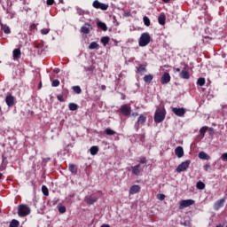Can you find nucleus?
I'll return each instance as SVG.
<instances>
[{"label": "nucleus", "mask_w": 227, "mask_h": 227, "mask_svg": "<svg viewBox=\"0 0 227 227\" xmlns=\"http://www.w3.org/2000/svg\"><path fill=\"white\" fill-rule=\"evenodd\" d=\"M166 118V109H158L154 114L155 123H162Z\"/></svg>", "instance_id": "obj_1"}, {"label": "nucleus", "mask_w": 227, "mask_h": 227, "mask_svg": "<svg viewBox=\"0 0 227 227\" xmlns=\"http://www.w3.org/2000/svg\"><path fill=\"white\" fill-rule=\"evenodd\" d=\"M31 214V208L26 205H20L18 207V215L20 217H26Z\"/></svg>", "instance_id": "obj_2"}, {"label": "nucleus", "mask_w": 227, "mask_h": 227, "mask_svg": "<svg viewBox=\"0 0 227 227\" xmlns=\"http://www.w3.org/2000/svg\"><path fill=\"white\" fill-rule=\"evenodd\" d=\"M150 34L148 33H143L139 38L138 43L140 47H146L148 43H150Z\"/></svg>", "instance_id": "obj_3"}, {"label": "nucleus", "mask_w": 227, "mask_h": 227, "mask_svg": "<svg viewBox=\"0 0 227 227\" xmlns=\"http://www.w3.org/2000/svg\"><path fill=\"white\" fill-rule=\"evenodd\" d=\"M93 8H96L97 10H103L106 11L107 8H109V5L106 4H102L98 0H96L92 4Z\"/></svg>", "instance_id": "obj_4"}, {"label": "nucleus", "mask_w": 227, "mask_h": 227, "mask_svg": "<svg viewBox=\"0 0 227 227\" xmlns=\"http://www.w3.org/2000/svg\"><path fill=\"white\" fill-rule=\"evenodd\" d=\"M190 165H191V160L184 161L180 165H178L176 171L177 173H182V171H186L187 168H189Z\"/></svg>", "instance_id": "obj_5"}, {"label": "nucleus", "mask_w": 227, "mask_h": 227, "mask_svg": "<svg viewBox=\"0 0 227 227\" xmlns=\"http://www.w3.org/2000/svg\"><path fill=\"white\" fill-rule=\"evenodd\" d=\"M172 113L176 114V116H179V118H182L185 116V108H176V107H171Z\"/></svg>", "instance_id": "obj_6"}, {"label": "nucleus", "mask_w": 227, "mask_h": 227, "mask_svg": "<svg viewBox=\"0 0 227 227\" xmlns=\"http://www.w3.org/2000/svg\"><path fill=\"white\" fill-rule=\"evenodd\" d=\"M191 205H194V200H181L179 205V210H183V208H187V207H191Z\"/></svg>", "instance_id": "obj_7"}, {"label": "nucleus", "mask_w": 227, "mask_h": 227, "mask_svg": "<svg viewBox=\"0 0 227 227\" xmlns=\"http://www.w3.org/2000/svg\"><path fill=\"white\" fill-rule=\"evenodd\" d=\"M224 203H226V200L225 199L218 200L214 204V209L215 210H219L220 208H223V207H224Z\"/></svg>", "instance_id": "obj_8"}, {"label": "nucleus", "mask_w": 227, "mask_h": 227, "mask_svg": "<svg viewBox=\"0 0 227 227\" xmlns=\"http://www.w3.org/2000/svg\"><path fill=\"white\" fill-rule=\"evenodd\" d=\"M97 201H98V198L96 196L90 195L85 197V202L88 205H93V203H97Z\"/></svg>", "instance_id": "obj_9"}, {"label": "nucleus", "mask_w": 227, "mask_h": 227, "mask_svg": "<svg viewBox=\"0 0 227 227\" xmlns=\"http://www.w3.org/2000/svg\"><path fill=\"white\" fill-rule=\"evenodd\" d=\"M181 79H191V74H189V69L187 67H184V69L179 74Z\"/></svg>", "instance_id": "obj_10"}, {"label": "nucleus", "mask_w": 227, "mask_h": 227, "mask_svg": "<svg viewBox=\"0 0 227 227\" xmlns=\"http://www.w3.org/2000/svg\"><path fill=\"white\" fill-rule=\"evenodd\" d=\"M121 113L124 116H130V106H129L128 105L121 106Z\"/></svg>", "instance_id": "obj_11"}, {"label": "nucleus", "mask_w": 227, "mask_h": 227, "mask_svg": "<svg viewBox=\"0 0 227 227\" xmlns=\"http://www.w3.org/2000/svg\"><path fill=\"white\" fill-rule=\"evenodd\" d=\"M90 31H91V25L85 23L84 26L81 27V32L83 35H90Z\"/></svg>", "instance_id": "obj_12"}, {"label": "nucleus", "mask_w": 227, "mask_h": 227, "mask_svg": "<svg viewBox=\"0 0 227 227\" xmlns=\"http://www.w3.org/2000/svg\"><path fill=\"white\" fill-rule=\"evenodd\" d=\"M5 102L8 106V107H12L15 104V98L12 95H8L5 98Z\"/></svg>", "instance_id": "obj_13"}, {"label": "nucleus", "mask_w": 227, "mask_h": 227, "mask_svg": "<svg viewBox=\"0 0 227 227\" xmlns=\"http://www.w3.org/2000/svg\"><path fill=\"white\" fill-rule=\"evenodd\" d=\"M169 81H171V76L168 74V73L163 74L160 80L161 84H168Z\"/></svg>", "instance_id": "obj_14"}, {"label": "nucleus", "mask_w": 227, "mask_h": 227, "mask_svg": "<svg viewBox=\"0 0 227 227\" xmlns=\"http://www.w3.org/2000/svg\"><path fill=\"white\" fill-rule=\"evenodd\" d=\"M21 54L22 53L20 52V49H14L12 51V56H13L14 61H17V59H20Z\"/></svg>", "instance_id": "obj_15"}, {"label": "nucleus", "mask_w": 227, "mask_h": 227, "mask_svg": "<svg viewBox=\"0 0 227 227\" xmlns=\"http://www.w3.org/2000/svg\"><path fill=\"white\" fill-rule=\"evenodd\" d=\"M133 175H136L137 176H139V174L141 173V165H136L134 167H131Z\"/></svg>", "instance_id": "obj_16"}, {"label": "nucleus", "mask_w": 227, "mask_h": 227, "mask_svg": "<svg viewBox=\"0 0 227 227\" xmlns=\"http://www.w3.org/2000/svg\"><path fill=\"white\" fill-rule=\"evenodd\" d=\"M141 191V187L137 184L132 185L129 189V194H137Z\"/></svg>", "instance_id": "obj_17"}, {"label": "nucleus", "mask_w": 227, "mask_h": 227, "mask_svg": "<svg viewBox=\"0 0 227 227\" xmlns=\"http://www.w3.org/2000/svg\"><path fill=\"white\" fill-rule=\"evenodd\" d=\"M175 153L178 159H182V156L184 155V148L182 146H178L175 149Z\"/></svg>", "instance_id": "obj_18"}, {"label": "nucleus", "mask_w": 227, "mask_h": 227, "mask_svg": "<svg viewBox=\"0 0 227 227\" xmlns=\"http://www.w3.org/2000/svg\"><path fill=\"white\" fill-rule=\"evenodd\" d=\"M199 159H202V160H209L210 156L205 152H200L199 153Z\"/></svg>", "instance_id": "obj_19"}, {"label": "nucleus", "mask_w": 227, "mask_h": 227, "mask_svg": "<svg viewBox=\"0 0 227 227\" xmlns=\"http://www.w3.org/2000/svg\"><path fill=\"white\" fill-rule=\"evenodd\" d=\"M158 22L160 26H164L166 24V15L160 14L158 18Z\"/></svg>", "instance_id": "obj_20"}, {"label": "nucleus", "mask_w": 227, "mask_h": 227, "mask_svg": "<svg viewBox=\"0 0 227 227\" xmlns=\"http://www.w3.org/2000/svg\"><path fill=\"white\" fill-rule=\"evenodd\" d=\"M146 122V118L144 115H140L137 119V125H145Z\"/></svg>", "instance_id": "obj_21"}, {"label": "nucleus", "mask_w": 227, "mask_h": 227, "mask_svg": "<svg viewBox=\"0 0 227 227\" xmlns=\"http://www.w3.org/2000/svg\"><path fill=\"white\" fill-rule=\"evenodd\" d=\"M144 81H145V82H147L148 84H150V82H152V81H153V75H152V74H146V75L144 77Z\"/></svg>", "instance_id": "obj_22"}, {"label": "nucleus", "mask_w": 227, "mask_h": 227, "mask_svg": "<svg viewBox=\"0 0 227 227\" xmlns=\"http://www.w3.org/2000/svg\"><path fill=\"white\" fill-rule=\"evenodd\" d=\"M69 171L74 175H77V166L74 164H69Z\"/></svg>", "instance_id": "obj_23"}, {"label": "nucleus", "mask_w": 227, "mask_h": 227, "mask_svg": "<svg viewBox=\"0 0 227 227\" xmlns=\"http://www.w3.org/2000/svg\"><path fill=\"white\" fill-rule=\"evenodd\" d=\"M98 27H99L103 31H107V25H106V23L102 21L98 22Z\"/></svg>", "instance_id": "obj_24"}, {"label": "nucleus", "mask_w": 227, "mask_h": 227, "mask_svg": "<svg viewBox=\"0 0 227 227\" xmlns=\"http://www.w3.org/2000/svg\"><path fill=\"white\" fill-rule=\"evenodd\" d=\"M145 72H146V65H140L137 67V73L138 74H145Z\"/></svg>", "instance_id": "obj_25"}, {"label": "nucleus", "mask_w": 227, "mask_h": 227, "mask_svg": "<svg viewBox=\"0 0 227 227\" xmlns=\"http://www.w3.org/2000/svg\"><path fill=\"white\" fill-rule=\"evenodd\" d=\"M90 155H97L98 153V146H92L90 149Z\"/></svg>", "instance_id": "obj_26"}, {"label": "nucleus", "mask_w": 227, "mask_h": 227, "mask_svg": "<svg viewBox=\"0 0 227 227\" xmlns=\"http://www.w3.org/2000/svg\"><path fill=\"white\" fill-rule=\"evenodd\" d=\"M78 107H79V106H77V104H75V103H70L68 105V108L70 111H77Z\"/></svg>", "instance_id": "obj_27"}, {"label": "nucleus", "mask_w": 227, "mask_h": 227, "mask_svg": "<svg viewBox=\"0 0 227 227\" xmlns=\"http://www.w3.org/2000/svg\"><path fill=\"white\" fill-rule=\"evenodd\" d=\"M73 91H74L76 95H81V93H82V90L80 86H73Z\"/></svg>", "instance_id": "obj_28"}, {"label": "nucleus", "mask_w": 227, "mask_h": 227, "mask_svg": "<svg viewBox=\"0 0 227 227\" xmlns=\"http://www.w3.org/2000/svg\"><path fill=\"white\" fill-rule=\"evenodd\" d=\"M196 187H197V189L203 191V189H205V183L199 181L196 184Z\"/></svg>", "instance_id": "obj_29"}, {"label": "nucleus", "mask_w": 227, "mask_h": 227, "mask_svg": "<svg viewBox=\"0 0 227 227\" xmlns=\"http://www.w3.org/2000/svg\"><path fill=\"white\" fill-rule=\"evenodd\" d=\"M1 27L4 31V33H5V35H10V33H11L10 27H8L7 25H4Z\"/></svg>", "instance_id": "obj_30"}, {"label": "nucleus", "mask_w": 227, "mask_h": 227, "mask_svg": "<svg viewBox=\"0 0 227 227\" xmlns=\"http://www.w3.org/2000/svg\"><path fill=\"white\" fill-rule=\"evenodd\" d=\"M205 82L206 81H205V78L203 77H200L197 80L198 86H205Z\"/></svg>", "instance_id": "obj_31"}, {"label": "nucleus", "mask_w": 227, "mask_h": 227, "mask_svg": "<svg viewBox=\"0 0 227 227\" xmlns=\"http://www.w3.org/2000/svg\"><path fill=\"white\" fill-rule=\"evenodd\" d=\"M105 133L107 135V136H114L116 134V132L111 129H106L105 130Z\"/></svg>", "instance_id": "obj_32"}, {"label": "nucleus", "mask_w": 227, "mask_h": 227, "mask_svg": "<svg viewBox=\"0 0 227 227\" xmlns=\"http://www.w3.org/2000/svg\"><path fill=\"white\" fill-rule=\"evenodd\" d=\"M101 43H103V45H106L109 43V37L108 36H105L101 38Z\"/></svg>", "instance_id": "obj_33"}, {"label": "nucleus", "mask_w": 227, "mask_h": 227, "mask_svg": "<svg viewBox=\"0 0 227 227\" xmlns=\"http://www.w3.org/2000/svg\"><path fill=\"white\" fill-rule=\"evenodd\" d=\"M8 19H13L15 17V12L7 10Z\"/></svg>", "instance_id": "obj_34"}, {"label": "nucleus", "mask_w": 227, "mask_h": 227, "mask_svg": "<svg viewBox=\"0 0 227 227\" xmlns=\"http://www.w3.org/2000/svg\"><path fill=\"white\" fill-rule=\"evenodd\" d=\"M143 20H144L145 26H147V27L150 26V18L149 17L145 16Z\"/></svg>", "instance_id": "obj_35"}, {"label": "nucleus", "mask_w": 227, "mask_h": 227, "mask_svg": "<svg viewBox=\"0 0 227 227\" xmlns=\"http://www.w3.org/2000/svg\"><path fill=\"white\" fill-rule=\"evenodd\" d=\"M98 47V43H97L96 42H92L90 45H89V49L93 50V49H97Z\"/></svg>", "instance_id": "obj_36"}, {"label": "nucleus", "mask_w": 227, "mask_h": 227, "mask_svg": "<svg viewBox=\"0 0 227 227\" xmlns=\"http://www.w3.org/2000/svg\"><path fill=\"white\" fill-rule=\"evenodd\" d=\"M42 192L44 194V196H49V189L46 186L42 187Z\"/></svg>", "instance_id": "obj_37"}, {"label": "nucleus", "mask_w": 227, "mask_h": 227, "mask_svg": "<svg viewBox=\"0 0 227 227\" xmlns=\"http://www.w3.org/2000/svg\"><path fill=\"white\" fill-rule=\"evenodd\" d=\"M10 227H19V221L12 220L10 223Z\"/></svg>", "instance_id": "obj_38"}, {"label": "nucleus", "mask_w": 227, "mask_h": 227, "mask_svg": "<svg viewBox=\"0 0 227 227\" xmlns=\"http://www.w3.org/2000/svg\"><path fill=\"white\" fill-rule=\"evenodd\" d=\"M59 214H65V212H67V207L65 206L59 207Z\"/></svg>", "instance_id": "obj_39"}, {"label": "nucleus", "mask_w": 227, "mask_h": 227, "mask_svg": "<svg viewBox=\"0 0 227 227\" xmlns=\"http://www.w3.org/2000/svg\"><path fill=\"white\" fill-rule=\"evenodd\" d=\"M51 32V29L50 28H43L41 30V34L42 35H49V33Z\"/></svg>", "instance_id": "obj_40"}, {"label": "nucleus", "mask_w": 227, "mask_h": 227, "mask_svg": "<svg viewBox=\"0 0 227 227\" xmlns=\"http://www.w3.org/2000/svg\"><path fill=\"white\" fill-rule=\"evenodd\" d=\"M207 132V127H203L200 129V134H201V136L204 137L205 134Z\"/></svg>", "instance_id": "obj_41"}, {"label": "nucleus", "mask_w": 227, "mask_h": 227, "mask_svg": "<svg viewBox=\"0 0 227 227\" xmlns=\"http://www.w3.org/2000/svg\"><path fill=\"white\" fill-rule=\"evenodd\" d=\"M51 86H53L54 88H58V86H59V80H53Z\"/></svg>", "instance_id": "obj_42"}, {"label": "nucleus", "mask_w": 227, "mask_h": 227, "mask_svg": "<svg viewBox=\"0 0 227 227\" xmlns=\"http://www.w3.org/2000/svg\"><path fill=\"white\" fill-rule=\"evenodd\" d=\"M76 12H77L78 15H84V10H82L79 7L76 8Z\"/></svg>", "instance_id": "obj_43"}, {"label": "nucleus", "mask_w": 227, "mask_h": 227, "mask_svg": "<svg viewBox=\"0 0 227 227\" xmlns=\"http://www.w3.org/2000/svg\"><path fill=\"white\" fill-rule=\"evenodd\" d=\"M165 199H166V195L158 194V200H160V201H164Z\"/></svg>", "instance_id": "obj_44"}, {"label": "nucleus", "mask_w": 227, "mask_h": 227, "mask_svg": "<svg viewBox=\"0 0 227 227\" xmlns=\"http://www.w3.org/2000/svg\"><path fill=\"white\" fill-rule=\"evenodd\" d=\"M55 1L54 0H46V4L48 6H52L54 4Z\"/></svg>", "instance_id": "obj_45"}, {"label": "nucleus", "mask_w": 227, "mask_h": 227, "mask_svg": "<svg viewBox=\"0 0 227 227\" xmlns=\"http://www.w3.org/2000/svg\"><path fill=\"white\" fill-rule=\"evenodd\" d=\"M57 98L58 100H59V102H65V98H63V95H58Z\"/></svg>", "instance_id": "obj_46"}, {"label": "nucleus", "mask_w": 227, "mask_h": 227, "mask_svg": "<svg viewBox=\"0 0 227 227\" xmlns=\"http://www.w3.org/2000/svg\"><path fill=\"white\" fill-rule=\"evenodd\" d=\"M221 159L222 160H227V153L222 154Z\"/></svg>", "instance_id": "obj_47"}, {"label": "nucleus", "mask_w": 227, "mask_h": 227, "mask_svg": "<svg viewBox=\"0 0 227 227\" xmlns=\"http://www.w3.org/2000/svg\"><path fill=\"white\" fill-rule=\"evenodd\" d=\"M139 162L140 164H146V158H142Z\"/></svg>", "instance_id": "obj_48"}, {"label": "nucleus", "mask_w": 227, "mask_h": 227, "mask_svg": "<svg viewBox=\"0 0 227 227\" xmlns=\"http://www.w3.org/2000/svg\"><path fill=\"white\" fill-rule=\"evenodd\" d=\"M204 169H205V171H208V169H210V164H206L204 166Z\"/></svg>", "instance_id": "obj_49"}, {"label": "nucleus", "mask_w": 227, "mask_h": 227, "mask_svg": "<svg viewBox=\"0 0 227 227\" xmlns=\"http://www.w3.org/2000/svg\"><path fill=\"white\" fill-rule=\"evenodd\" d=\"M101 90L104 91V90H106V85H102L101 86Z\"/></svg>", "instance_id": "obj_50"}, {"label": "nucleus", "mask_w": 227, "mask_h": 227, "mask_svg": "<svg viewBox=\"0 0 227 227\" xmlns=\"http://www.w3.org/2000/svg\"><path fill=\"white\" fill-rule=\"evenodd\" d=\"M101 227H110L109 224H103Z\"/></svg>", "instance_id": "obj_51"}, {"label": "nucleus", "mask_w": 227, "mask_h": 227, "mask_svg": "<svg viewBox=\"0 0 227 227\" xmlns=\"http://www.w3.org/2000/svg\"><path fill=\"white\" fill-rule=\"evenodd\" d=\"M0 26H1V27H3L4 25L3 24V22L1 21V20H0Z\"/></svg>", "instance_id": "obj_52"}, {"label": "nucleus", "mask_w": 227, "mask_h": 227, "mask_svg": "<svg viewBox=\"0 0 227 227\" xmlns=\"http://www.w3.org/2000/svg\"><path fill=\"white\" fill-rule=\"evenodd\" d=\"M59 3H61V4H65V2L63 0H59Z\"/></svg>", "instance_id": "obj_53"}, {"label": "nucleus", "mask_w": 227, "mask_h": 227, "mask_svg": "<svg viewBox=\"0 0 227 227\" xmlns=\"http://www.w3.org/2000/svg\"><path fill=\"white\" fill-rule=\"evenodd\" d=\"M163 3H169V0H162Z\"/></svg>", "instance_id": "obj_54"}, {"label": "nucleus", "mask_w": 227, "mask_h": 227, "mask_svg": "<svg viewBox=\"0 0 227 227\" xmlns=\"http://www.w3.org/2000/svg\"><path fill=\"white\" fill-rule=\"evenodd\" d=\"M176 72H180V68H176Z\"/></svg>", "instance_id": "obj_55"}, {"label": "nucleus", "mask_w": 227, "mask_h": 227, "mask_svg": "<svg viewBox=\"0 0 227 227\" xmlns=\"http://www.w3.org/2000/svg\"><path fill=\"white\" fill-rule=\"evenodd\" d=\"M3 178V173H0V180Z\"/></svg>", "instance_id": "obj_56"}, {"label": "nucleus", "mask_w": 227, "mask_h": 227, "mask_svg": "<svg viewBox=\"0 0 227 227\" xmlns=\"http://www.w3.org/2000/svg\"><path fill=\"white\" fill-rule=\"evenodd\" d=\"M216 227H223L222 224L217 225Z\"/></svg>", "instance_id": "obj_57"}, {"label": "nucleus", "mask_w": 227, "mask_h": 227, "mask_svg": "<svg viewBox=\"0 0 227 227\" xmlns=\"http://www.w3.org/2000/svg\"><path fill=\"white\" fill-rule=\"evenodd\" d=\"M55 72H57V74H58V72H59V71H58V70H55Z\"/></svg>", "instance_id": "obj_58"}, {"label": "nucleus", "mask_w": 227, "mask_h": 227, "mask_svg": "<svg viewBox=\"0 0 227 227\" xmlns=\"http://www.w3.org/2000/svg\"><path fill=\"white\" fill-rule=\"evenodd\" d=\"M135 116H137V114H135Z\"/></svg>", "instance_id": "obj_59"}, {"label": "nucleus", "mask_w": 227, "mask_h": 227, "mask_svg": "<svg viewBox=\"0 0 227 227\" xmlns=\"http://www.w3.org/2000/svg\"><path fill=\"white\" fill-rule=\"evenodd\" d=\"M135 116H137V114H135Z\"/></svg>", "instance_id": "obj_60"}]
</instances>
